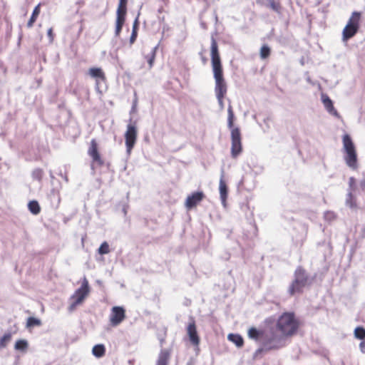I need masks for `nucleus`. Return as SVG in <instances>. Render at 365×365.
<instances>
[{
    "instance_id": "nucleus-51",
    "label": "nucleus",
    "mask_w": 365,
    "mask_h": 365,
    "mask_svg": "<svg viewBox=\"0 0 365 365\" xmlns=\"http://www.w3.org/2000/svg\"><path fill=\"white\" fill-rule=\"evenodd\" d=\"M269 321H270V319H267L265 322H266L267 323H268Z\"/></svg>"
},
{
    "instance_id": "nucleus-12",
    "label": "nucleus",
    "mask_w": 365,
    "mask_h": 365,
    "mask_svg": "<svg viewBox=\"0 0 365 365\" xmlns=\"http://www.w3.org/2000/svg\"><path fill=\"white\" fill-rule=\"evenodd\" d=\"M88 153L92 158L93 163H97L98 165H103V160L101 159L98 151V143L95 139L91 140Z\"/></svg>"
},
{
    "instance_id": "nucleus-8",
    "label": "nucleus",
    "mask_w": 365,
    "mask_h": 365,
    "mask_svg": "<svg viewBox=\"0 0 365 365\" xmlns=\"http://www.w3.org/2000/svg\"><path fill=\"white\" fill-rule=\"evenodd\" d=\"M210 56L212 69L222 68L218 45L213 36L211 37Z\"/></svg>"
},
{
    "instance_id": "nucleus-41",
    "label": "nucleus",
    "mask_w": 365,
    "mask_h": 365,
    "mask_svg": "<svg viewBox=\"0 0 365 365\" xmlns=\"http://www.w3.org/2000/svg\"><path fill=\"white\" fill-rule=\"evenodd\" d=\"M47 35H48V37L49 38V41L50 42H52L53 41V38H54V34L53 33V29L52 28H50L48 31H47Z\"/></svg>"
},
{
    "instance_id": "nucleus-50",
    "label": "nucleus",
    "mask_w": 365,
    "mask_h": 365,
    "mask_svg": "<svg viewBox=\"0 0 365 365\" xmlns=\"http://www.w3.org/2000/svg\"><path fill=\"white\" fill-rule=\"evenodd\" d=\"M202 61H203V63H206V61H207V58H204V57H202Z\"/></svg>"
},
{
    "instance_id": "nucleus-2",
    "label": "nucleus",
    "mask_w": 365,
    "mask_h": 365,
    "mask_svg": "<svg viewBox=\"0 0 365 365\" xmlns=\"http://www.w3.org/2000/svg\"><path fill=\"white\" fill-rule=\"evenodd\" d=\"M235 116L231 105L227 108V127L231 131V156L237 158L242 152V135L239 127H234Z\"/></svg>"
},
{
    "instance_id": "nucleus-47",
    "label": "nucleus",
    "mask_w": 365,
    "mask_h": 365,
    "mask_svg": "<svg viewBox=\"0 0 365 365\" xmlns=\"http://www.w3.org/2000/svg\"><path fill=\"white\" fill-rule=\"evenodd\" d=\"M123 213H124V215H125L127 214V208H126V207H125V206H124V207H123Z\"/></svg>"
},
{
    "instance_id": "nucleus-1",
    "label": "nucleus",
    "mask_w": 365,
    "mask_h": 365,
    "mask_svg": "<svg viewBox=\"0 0 365 365\" xmlns=\"http://www.w3.org/2000/svg\"><path fill=\"white\" fill-rule=\"evenodd\" d=\"M299 329V322L294 312H284L277 319L275 327L268 330L250 327L247 331L249 339L259 346L253 354L257 359L262 354L277 351L286 346L287 339L296 334Z\"/></svg>"
},
{
    "instance_id": "nucleus-31",
    "label": "nucleus",
    "mask_w": 365,
    "mask_h": 365,
    "mask_svg": "<svg viewBox=\"0 0 365 365\" xmlns=\"http://www.w3.org/2000/svg\"><path fill=\"white\" fill-rule=\"evenodd\" d=\"M271 53V48L267 44H264L260 48V58L262 59H266L267 58Z\"/></svg>"
},
{
    "instance_id": "nucleus-9",
    "label": "nucleus",
    "mask_w": 365,
    "mask_h": 365,
    "mask_svg": "<svg viewBox=\"0 0 365 365\" xmlns=\"http://www.w3.org/2000/svg\"><path fill=\"white\" fill-rule=\"evenodd\" d=\"M125 318V309L120 306H115L111 309L110 315V324L113 327L119 325Z\"/></svg>"
},
{
    "instance_id": "nucleus-37",
    "label": "nucleus",
    "mask_w": 365,
    "mask_h": 365,
    "mask_svg": "<svg viewBox=\"0 0 365 365\" xmlns=\"http://www.w3.org/2000/svg\"><path fill=\"white\" fill-rule=\"evenodd\" d=\"M139 14H140L138 13V16H139ZM139 26H140V22L138 20V16H137L133 21L132 31L138 32Z\"/></svg>"
},
{
    "instance_id": "nucleus-49",
    "label": "nucleus",
    "mask_w": 365,
    "mask_h": 365,
    "mask_svg": "<svg viewBox=\"0 0 365 365\" xmlns=\"http://www.w3.org/2000/svg\"><path fill=\"white\" fill-rule=\"evenodd\" d=\"M164 341H165V340H164V339H160V345H161V346L163 345V344Z\"/></svg>"
},
{
    "instance_id": "nucleus-20",
    "label": "nucleus",
    "mask_w": 365,
    "mask_h": 365,
    "mask_svg": "<svg viewBox=\"0 0 365 365\" xmlns=\"http://www.w3.org/2000/svg\"><path fill=\"white\" fill-rule=\"evenodd\" d=\"M264 5L266 7L271 9L272 11L276 12L278 14H282V6L280 2L277 0H264Z\"/></svg>"
},
{
    "instance_id": "nucleus-33",
    "label": "nucleus",
    "mask_w": 365,
    "mask_h": 365,
    "mask_svg": "<svg viewBox=\"0 0 365 365\" xmlns=\"http://www.w3.org/2000/svg\"><path fill=\"white\" fill-rule=\"evenodd\" d=\"M12 337V334L11 332H6L5 333L1 338H0V348H5L8 343L11 341Z\"/></svg>"
},
{
    "instance_id": "nucleus-35",
    "label": "nucleus",
    "mask_w": 365,
    "mask_h": 365,
    "mask_svg": "<svg viewBox=\"0 0 365 365\" xmlns=\"http://www.w3.org/2000/svg\"><path fill=\"white\" fill-rule=\"evenodd\" d=\"M43 175V171L41 168H36L32 172V178L34 180L41 181Z\"/></svg>"
},
{
    "instance_id": "nucleus-7",
    "label": "nucleus",
    "mask_w": 365,
    "mask_h": 365,
    "mask_svg": "<svg viewBox=\"0 0 365 365\" xmlns=\"http://www.w3.org/2000/svg\"><path fill=\"white\" fill-rule=\"evenodd\" d=\"M138 136V130L136 125L132 123H129L127 125V130L124 134L126 147V153L128 155H130V153L134 148Z\"/></svg>"
},
{
    "instance_id": "nucleus-3",
    "label": "nucleus",
    "mask_w": 365,
    "mask_h": 365,
    "mask_svg": "<svg viewBox=\"0 0 365 365\" xmlns=\"http://www.w3.org/2000/svg\"><path fill=\"white\" fill-rule=\"evenodd\" d=\"M313 279L302 267H297L294 272V279L288 287L289 294L291 296L301 294L305 287L312 284Z\"/></svg>"
},
{
    "instance_id": "nucleus-34",
    "label": "nucleus",
    "mask_w": 365,
    "mask_h": 365,
    "mask_svg": "<svg viewBox=\"0 0 365 365\" xmlns=\"http://www.w3.org/2000/svg\"><path fill=\"white\" fill-rule=\"evenodd\" d=\"M110 252L109 244L108 242H103L98 249V253L101 255H107Z\"/></svg>"
},
{
    "instance_id": "nucleus-22",
    "label": "nucleus",
    "mask_w": 365,
    "mask_h": 365,
    "mask_svg": "<svg viewBox=\"0 0 365 365\" xmlns=\"http://www.w3.org/2000/svg\"><path fill=\"white\" fill-rule=\"evenodd\" d=\"M41 12V4H38L36 5L31 14V16H30V19H29L27 22V26L29 28L32 27L35 21H36L39 14Z\"/></svg>"
},
{
    "instance_id": "nucleus-21",
    "label": "nucleus",
    "mask_w": 365,
    "mask_h": 365,
    "mask_svg": "<svg viewBox=\"0 0 365 365\" xmlns=\"http://www.w3.org/2000/svg\"><path fill=\"white\" fill-rule=\"evenodd\" d=\"M125 21V16L120 15H116L115 19V36H118L122 31L123 26Z\"/></svg>"
},
{
    "instance_id": "nucleus-28",
    "label": "nucleus",
    "mask_w": 365,
    "mask_h": 365,
    "mask_svg": "<svg viewBox=\"0 0 365 365\" xmlns=\"http://www.w3.org/2000/svg\"><path fill=\"white\" fill-rule=\"evenodd\" d=\"M128 0H119L118 6L116 11V15L126 16Z\"/></svg>"
},
{
    "instance_id": "nucleus-29",
    "label": "nucleus",
    "mask_w": 365,
    "mask_h": 365,
    "mask_svg": "<svg viewBox=\"0 0 365 365\" xmlns=\"http://www.w3.org/2000/svg\"><path fill=\"white\" fill-rule=\"evenodd\" d=\"M158 49V45H156L155 46H154L152 48L150 53L146 56L147 62H148V65L150 66V67H152L153 66L155 56H156V51Z\"/></svg>"
},
{
    "instance_id": "nucleus-18",
    "label": "nucleus",
    "mask_w": 365,
    "mask_h": 365,
    "mask_svg": "<svg viewBox=\"0 0 365 365\" xmlns=\"http://www.w3.org/2000/svg\"><path fill=\"white\" fill-rule=\"evenodd\" d=\"M170 357V351L169 349H161L156 365H168Z\"/></svg>"
},
{
    "instance_id": "nucleus-43",
    "label": "nucleus",
    "mask_w": 365,
    "mask_h": 365,
    "mask_svg": "<svg viewBox=\"0 0 365 365\" xmlns=\"http://www.w3.org/2000/svg\"><path fill=\"white\" fill-rule=\"evenodd\" d=\"M361 341L359 343V349L363 354H365V340Z\"/></svg>"
},
{
    "instance_id": "nucleus-45",
    "label": "nucleus",
    "mask_w": 365,
    "mask_h": 365,
    "mask_svg": "<svg viewBox=\"0 0 365 365\" xmlns=\"http://www.w3.org/2000/svg\"><path fill=\"white\" fill-rule=\"evenodd\" d=\"M58 175H60L66 182H68V178L66 175H63L61 171L58 173Z\"/></svg>"
},
{
    "instance_id": "nucleus-11",
    "label": "nucleus",
    "mask_w": 365,
    "mask_h": 365,
    "mask_svg": "<svg viewBox=\"0 0 365 365\" xmlns=\"http://www.w3.org/2000/svg\"><path fill=\"white\" fill-rule=\"evenodd\" d=\"M187 334L189 337V340L192 345H199L200 339L197 334L195 322L193 318H190V322L187 326Z\"/></svg>"
},
{
    "instance_id": "nucleus-6",
    "label": "nucleus",
    "mask_w": 365,
    "mask_h": 365,
    "mask_svg": "<svg viewBox=\"0 0 365 365\" xmlns=\"http://www.w3.org/2000/svg\"><path fill=\"white\" fill-rule=\"evenodd\" d=\"M213 77L215 81V93L216 96L226 95L227 86L224 78L223 68L212 69Z\"/></svg>"
},
{
    "instance_id": "nucleus-5",
    "label": "nucleus",
    "mask_w": 365,
    "mask_h": 365,
    "mask_svg": "<svg viewBox=\"0 0 365 365\" xmlns=\"http://www.w3.org/2000/svg\"><path fill=\"white\" fill-rule=\"evenodd\" d=\"M89 292V283L87 279L84 277L81 286L76 290L71 297L73 302L69 306V310H73L77 306L82 304Z\"/></svg>"
},
{
    "instance_id": "nucleus-4",
    "label": "nucleus",
    "mask_w": 365,
    "mask_h": 365,
    "mask_svg": "<svg viewBox=\"0 0 365 365\" xmlns=\"http://www.w3.org/2000/svg\"><path fill=\"white\" fill-rule=\"evenodd\" d=\"M361 17V13L360 11H355L352 12L342 31V41L344 42H347L358 33L360 28Z\"/></svg>"
},
{
    "instance_id": "nucleus-26",
    "label": "nucleus",
    "mask_w": 365,
    "mask_h": 365,
    "mask_svg": "<svg viewBox=\"0 0 365 365\" xmlns=\"http://www.w3.org/2000/svg\"><path fill=\"white\" fill-rule=\"evenodd\" d=\"M345 204L347 207H350L351 209H354L357 207L356 199L353 192H347Z\"/></svg>"
},
{
    "instance_id": "nucleus-19",
    "label": "nucleus",
    "mask_w": 365,
    "mask_h": 365,
    "mask_svg": "<svg viewBox=\"0 0 365 365\" xmlns=\"http://www.w3.org/2000/svg\"><path fill=\"white\" fill-rule=\"evenodd\" d=\"M227 339L237 348H242L244 345V339L240 334L230 333L227 335Z\"/></svg>"
},
{
    "instance_id": "nucleus-15",
    "label": "nucleus",
    "mask_w": 365,
    "mask_h": 365,
    "mask_svg": "<svg viewBox=\"0 0 365 365\" xmlns=\"http://www.w3.org/2000/svg\"><path fill=\"white\" fill-rule=\"evenodd\" d=\"M48 198L50 201L51 207L53 209H57L61 202L58 190L56 188H52L48 194Z\"/></svg>"
},
{
    "instance_id": "nucleus-40",
    "label": "nucleus",
    "mask_w": 365,
    "mask_h": 365,
    "mask_svg": "<svg viewBox=\"0 0 365 365\" xmlns=\"http://www.w3.org/2000/svg\"><path fill=\"white\" fill-rule=\"evenodd\" d=\"M225 95H222L221 96H216L219 106H220L221 108H223V106H224L223 98H225Z\"/></svg>"
},
{
    "instance_id": "nucleus-36",
    "label": "nucleus",
    "mask_w": 365,
    "mask_h": 365,
    "mask_svg": "<svg viewBox=\"0 0 365 365\" xmlns=\"http://www.w3.org/2000/svg\"><path fill=\"white\" fill-rule=\"evenodd\" d=\"M356 190V181L355 178L350 177L349 178V188L348 192H354Z\"/></svg>"
},
{
    "instance_id": "nucleus-13",
    "label": "nucleus",
    "mask_w": 365,
    "mask_h": 365,
    "mask_svg": "<svg viewBox=\"0 0 365 365\" xmlns=\"http://www.w3.org/2000/svg\"><path fill=\"white\" fill-rule=\"evenodd\" d=\"M321 100L324 104L327 111L331 115H334L338 118H340V115L334 106L333 101L326 93L321 94Z\"/></svg>"
},
{
    "instance_id": "nucleus-14",
    "label": "nucleus",
    "mask_w": 365,
    "mask_h": 365,
    "mask_svg": "<svg viewBox=\"0 0 365 365\" xmlns=\"http://www.w3.org/2000/svg\"><path fill=\"white\" fill-rule=\"evenodd\" d=\"M219 191L220 195V200L224 207L226 206V202L228 197V187L224 180V169L221 170V177L219 183Z\"/></svg>"
},
{
    "instance_id": "nucleus-25",
    "label": "nucleus",
    "mask_w": 365,
    "mask_h": 365,
    "mask_svg": "<svg viewBox=\"0 0 365 365\" xmlns=\"http://www.w3.org/2000/svg\"><path fill=\"white\" fill-rule=\"evenodd\" d=\"M106 347L103 344H96L92 349V354L96 358H101L105 355Z\"/></svg>"
},
{
    "instance_id": "nucleus-52",
    "label": "nucleus",
    "mask_w": 365,
    "mask_h": 365,
    "mask_svg": "<svg viewBox=\"0 0 365 365\" xmlns=\"http://www.w3.org/2000/svg\"><path fill=\"white\" fill-rule=\"evenodd\" d=\"M215 20L217 21V16L216 14H215Z\"/></svg>"
},
{
    "instance_id": "nucleus-42",
    "label": "nucleus",
    "mask_w": 365,
    "mask_h": 365,
    "mask_svg": "<svg viewBox=\"0 0 365 365\" xmlns=\"http://www.w3.org/2000/svg\"><path fill=\"white\" fill-rule=\"evenodd\" d=\"M137 103H138V100L137 98H135L133 101V105H132V107H131V109H130V113H134L136 111V108H137Z\"/></svg>"
},
{
    "instance_id": "nucleus-24",
    "label": "nucleus",
    "mask_w": 365,
    "mask_h": 365,
    "mask_svg": "<svg viewBox=\"0 0 365 365\" xmlns=\"http://www.w3.org/2000/svg\"><path fill=\"white\" fill-rule=\"evenodd\" d=\"M29 348V342L26 339H18L14 344V349L16 351L25 352Z\"/></svg>"
},
{
    "instance_id": "nucleus-46",
    "label": "nucleus",
    "mask_w": 365,
    "mask_h": 365,
    "mask_svg": "<svg viewBox=\"0 0 365 365\" xmlns=\"http://www.w3.org/2000/svg\"><path fill=\"white\" fill-rule=\"evenodd\" d=\"M49 176H50V178H51V182H53V180L55 179V177L52 173L51 170L49 171Z\"/></svg>"
},
{
    "instance_id": "nucleus-32",
    "label": "nucleus",
    "mask_w": 365,
    "mask_h": 365,
    "mask_svg": "<svg viewBox=\"0 0 365 365\" xmlns=\"http://www.w3.org/2000/svg\"><path fill=\"white\" fill-rule=\"evenodd\" d=\"M41 324V321L38 318H36L35 317H29L27 319V322H26L27 328L38 327V326H40Z\"/></svg>"
},
{
    "instance_id": "nucleus-10",
    "label": "nucleus",
    "mask_w": 365,
    "mask_h": 365,
    "mask_svg": "<svg viewBox=\"0 0 365 365\" xmlns=\"http://www.w3.org/2000/svg\"><path fill=\"white\" fill-rule=\"evenodd\" d=\"M205 197L202 191H195L188 195L185 200V207L188 210L195 207Z\"/></svg>"
},
{
    "instance_id": "nucleus-27",
    "label": "nucleus",
    "mask_w": 365,
    "mask_h": 365,
    "mask_svg": "<svg viewBox=\"0 0 365 365\" xmlns=\"http://www.w3.org/2000/svg\"><path fill=\"white\" fill-rule=\"evenodd\" d=\"M28 209L33 215H38L41 212V207L37 200H33L29 202Z\"/></svg>"
},
{
    "instance_id": "nucleus-39",
    "label": "nucleus",
    "mask_w": 365,
    "mask_h": 365,
    "mask_svg": "<svg viewBox=\"0 0 365 365\" xmlns=\"http://www.w3.org/2000/svg\"><path fill=\"white\" fill-rule=\"evenodd\" d=\"M137 37H138V32L135 31H132V33H131V35H130V39H129L130 45L134 43V42L137 39Z\"/></svg>"
},
{
    "instance_id": "nucleus-16",
    "label": "nucleus",
    "mask_w": 365,
    "mask_h": 365,
    "mask_svg": "<svg viewBox=\"0 0 365 365\" xmlns=\"http://www.w3.org/2000/svg\"><path fill=\"white\" fill-rule=\"evenodd\" d=\"M344 160L346 165L353 170L357 168V154L356 151L345 153Z\"/></svg>"
},
{
    "instance_id": "nucleus-44",
    "label": "nucleus",
    "mask_w": 365,
    "mask_h": 365,
    "mask_svg": "<svg viewBox=\"0 0 365 365\" xmlns=\"http://www.w3.org/2000/svg\"><path fill=\"white\" fill-rule=\"evenodd\" d=\"M359 187L361 190V191H365V178L361 180L359 182Z\"/></svg>"
},
{
    "instance_id": "nucleus-23",
    "label": "nucleus",
    "mask_w": 365,
    "mask_h": 365,
    "mask_svg": "<svg viewBox=\"0 0 365 365\" xmlns=\"http://www.w3.org/2000/svg\"><path fill=\"white\" fill-rule=\"evenodd\" d=\"M89 75L96 79H105V74L101 68L93 67L89 69Z\"/></svg>"
},
{
    "instance_id": "nucleus-38",
    "label": "nucleus",
    "mask_w": 365,
    "mask_h": 365,
    "mask_svg": "<svg viewBox=\"0 0 365 365\" xmlns=\"http://www.w3.org/2000/svg\"><path fill=\"white\" fill-rule=\"evenodd\" d=\"M324 218L326 220L331 221L334 218V214L333 212L327 211L324 212Z\"/></svg>"
},
{
    "instance_id": "nucleus-48",
    "label": "nucleus",
    "mask_w": 365,
    "mask_h": 365,
    "mask_svg": "<svg viewBox=\"0 0 365 365\" xmlns=\"http://www.w3.org/2000/svg\"><path fill=\"white\" fill-rule=\"evenodd\" d=\"M200 24H201V26H202L204 29H206V24H205V23L202 22Z\"/></svg>"
},
{
    "instance_id": "nucleus-17",
    "label": "nucleus",
    "mask_w": 365,
    "mask_h": 365,
    "mask_svg": "<svg viewBox=\"0 0 365 365\" xmlns=\"http://www.w3.org/2000/svg\"><path fill=\"white\" fill-rule=\"evenodd\" d=\"M342 142L344 150L345 153L356 151L354 143L352 140L351 135L348 133H345L342 137Z\"/></svg>"
},
{
    "instance_id": "nucleus-30",
    "label": "nucleus",
    "mask_w": 365,
    "mask_h": 365,
    "mask_svg": "<svg viewBox=\"0 0 365 365\" xmlns=\"http://www.w3.org/2000/svg\"><path fill=\"white\" fill-rule=\"evenodd\" d=\"M354 334L355 338L360 340H365V328L361 326L356 327L354 329Z\"/></svg>"
}]
</instances>
